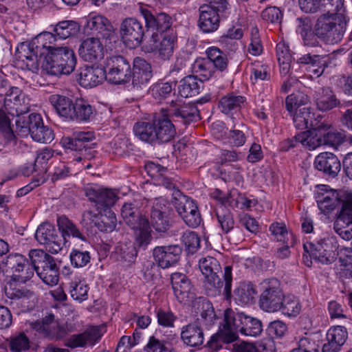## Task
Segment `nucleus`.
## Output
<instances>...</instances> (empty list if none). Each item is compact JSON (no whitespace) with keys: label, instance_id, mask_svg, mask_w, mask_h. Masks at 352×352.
Returning a JSON list of instances; mask_svg holds the SVG:
<instances>
[{"label":"nucleus","instance_id":"f257e3e1","mask_svg":"<svg viewBox=\"0 0 352 352\" xmlns=\"http://www.w3.org/2000/svg\"><path fill=\"white\" fill-rule=\"evenodd\" d=\"M199 267L204 276V287L209 296H224L226 300L232 296V267L226 266L223 275V280L219 277L222 274L219 262L212 256L199 260Z\"/></svg>","mask_w":352,"mask_h":352},{"label":"nucleus","instance_id":"f03ea898","mask_svg":"<svg viewBox=\"0 0 352 352\" xmlns=\"http://www.w3.org/2000/svg\"><path fill=\"white\" fill-rule=\"evenodd\" d=\"M170 116L163 111L155 113L148 121L138 122L133 126V131L140 140L149 144H161L170 142L176 135V129Z\"/></svg>","mask_w":352,"mask_h":352},{"label":"nucleus","instance_id":"7ed1b4c3","mask_svg":"<svg viewBox=\"0 0 352 352\" xmlns=\"http://www.w3.org/2000/svg\"><path fill=\"white\" fill-rule=\"evenodd\" d=\"M349 21L346 13L323 14L317 19L315 30L326 44H337L342 39Z\"/></svg>","mask_w":352,"mask_h":352},{"label":"nucleus","instance_id":"20e7f679","mask_svg":"<svg viewBox=\"0 0 352 352\" xmlns=\"http://www.w3.org/2000/svg\"><path fill=\"white\" fill-rule=\"evenodd\" d=\"M76 64V58L74 51L67 47H58L47 53L42 68L50 75L59 76L72 73Z\"/></svg>","mask_w":352,"mask_h":352},{"label":"nucleus","instance_id":"39448f33","mask_svg":"<svg viewBox=\"0 0 352 352\" xmlns=\"http://www.w3.org/2000/svg\"><path fill=\"white\" fill-rule=\"evenodd\" d=\"M16 126L19 132L29 133L35 142L48 144L54 139L53 130L44 124L43 118L39 113H33L28 116H19Z\"/></svg>","mask_w":352,"mask_h":352},{"label":"nucleus","instance_id":"423d86ee","mask_svg":"<svg viewBox=\"0 0 352 352\" xmlns=\"http://www.w3.org/2000/svg\"><path fill=\"white\" fill-rule=\"evenodd\" d=\"M224 322H227V325L237 337L238 332L246 336L256 337L263 331L260 320L243 313L235 312L231 309L225 311Z\"/></svg>","mask_w":352,"mask_h":352},{"label":"nucleus","instance_id":"0eeeda50","mask_svg":"<svg viewBox=\"0 0 352 352\" xmlns=\"http://www.w3.org/2000/svg\"><path fill=\"white\" fill-rule=\"evenodd\" d=\"M262 292L259 298V307L266 312L278 311L283 292L279 280L275 278L264 280L261 283Z\"/></svg>","mask_w":352,"mask_h":352},{"label":"nucleus","instance_id":"6e6552de","mask_svg":"<svg viewBox=\"0 0 352 352\" xmlns=\"http://www.w3.org/2000/svg\"><path fill=\"white\" fill-rule=\"evenodd\" d=\"M173 196L175 208L184 222L188 227H198L201 222V217L195 201L183 195L179 190H177Z\"/></svg>","mask_w":352,"mask_h":352},{"label":"nucleus","instance_id":"1a4fd4ad","mask_svg":"<svg viewBox=\"0 0 352 352\" xmlns=\"http://www.w3.org/2000/svg\"><path fill=\"white\" fill-rule=\"evenodd\" d=\"M168 204L162 198H155L150 210L149 226H151L160 236L170 235L172 224L167 214Z\"/></svg>","mask_w":352,"mask_h":352},{"label":"nucleus","instance_id":"9d476101","mask_svg":"<svg viewBox=\"0 0 352 352\" xmlns=\"http://www.w3.org/2000/svg\"><path fill=\"white\" fill-rule=\"evenodd\" d=\"M81 223L84 226L94 224L100 232H111L116 227L117 219L111 210H87L82 214Z\"/></svg>","mask_w":352,"mask_h":352},{"label":"nucleus","instance_id":"9b49d317","mask_svg":"<svg viewBox=\"0 0 352 352\" xmlns=\"http://www.w3.org/2000/svg\"><path fill=\"white\" fill-rule=\"evenodd\" d=\"M106 79L114 84H124L131 78V68L129 60L120 55L107 58Z\"/></svg>","mask_w":352,"mask_h":352},{"label":"nucleus","instance_id":"f8f14e48","mask_svg":"<svg viewBox=\"0 0 352 352\" xmlns=\"http://www.w3.org/2000/svg\"><path fill=\"white\" fill-rule=\"evenodd\" d=\"M145 30L142 23L133 17L124 19L120 27V35L123 42L131 47L139 46L143 40Z\"/></svg>","mask_w":352,"mask_h":352},{"label":"nucleus","instance_id":"ddd939ff","mask_svg":"<svg viewBox=\"0 0 352 352\" xmlns=\"http://www.w3.org/2000/svg\"><path fill=\"white\" fill-rule=\"evenodd\" d=\"M36 241L46 246V250L52 254H57L63 247L62 236L51 223L45 222L40 225L35 233Z\"/></svg>","mask_w":352,"mask_h":352},{"label":"nucleus","instance_id":"4468645a","mask_svg":"<svg viewBox=\"0 0 352 352\" xmlns=\"http://www.w3.org/2000/svg\"><path fill=\"white\" fill-rule=\"evenodd\" d=\"M102 336L101 329L98 326L88 327L83 332L70 336L65 341V346L74 349L93 346L99 342Z\"/></svg>","mask_w":352,"mask_h":352},{"label":"nucleus","instance_id":"2eb2a0df","mask_svg":"<svg viewBox=\"0 0 352 352\" xmlns=\"http://www.w3.org/2000/svg\"><path fill=\"white\" fill-rule=\"evenodd\" d=\"M309 129L296 135L292 139L286 140L283 142V149L287 151L295 147L297 143L302 144L310 151L323 145L322 136L319 135L320 126Z\"/></svg>","mask_w":352,"mask_h":352},{"label":"nucleus","instance_id":"dca6fc26","mask_svg":"<svg viewBox=\"0 0 352 352\" xmlns=\"http://www.w3.org/2000/svg\"><path fill=\"white\" fill-rule=\"evenodd\" d=\"M43 52L36 45L32 46V41L28 44L21 43L16 50L15 58L19 67H25L28 70H35L38 68V54L40 58Z\"/></svg>","mask_w":352,"mask_h":352},{"label":"nucleus","instance_id":"f3484780","mask_svg":"<svg viewBox=\"0 0 352 352\" xmlns=\"http://www.w3.org/2000/svg\"><path fill=\"white\" fill-rule=\"evenodd\" d=\"M182 251V248L177 244L157 246L153 250V256L159 267L166 269L179 261Z\"/></svg>","mask_w":352,"mask_h":352},{"label":"nucleus","instance_id":"a211bd4d","mask_svg":"<svg viewBox=\"0 0 352 352\" xmlns=\"http://www.w3.org/2000/svg\"><path fill=\"white\" fill-rule=\"evenodd\" d=\"M170 280L174 294L179 302L186 303L195 298L194 287L186 274L173 273L171 274Z\"/></svg>","mask_w":352,"mask_h":352},{"label":"nucleus","instance_id":"6ab92c4d","mask_svg":"<svg viewBox=\"0 0 352 352\" xmlns=\"http://www.w3.org/2000/svg\"><path fill=\"white\" fill-rule=\"evenodd\" d=\"M342 210H339L336 215L333 229L344 240L352 239V201H346Z\"/></svg>","mask_w":352,"mask_h":352},{"label":"nucleus","instance_id":"aec40b11","mask_svg":"<svg viewBox=\"0 0 352 352\" xmlns=\"http://www.w3.org/2000/svg\"><path fill=\"white\" fill-rule=\"evenodd\" d=\"M95 135L91 131H76L71 137H65L61 140L63 146L72 151H87L94 148Z\"/></svg>","mask_w":352,"mask_h":352},{"label":"nucleus","instance_id":"412c9836","mask_svg":"<svg viewBox=\"0 0 352 352\" xmlns=\"http://www.w3.org/2000/svg\"><path fill=\"white\" fill-rule=\"evenodd\" d=\"M153 77L151 65L144 58L137 56L133 61L131 72L132 85L133 88H142L149 82Z\"/></svg>","mask_w":352,"mask_h":352},{"label":"nucleus","instance_id":"4be33fe9","mask_svg":"<svg viewBox=\"0 0 352 352\" xmlns=\"http://www.w3.org/2000/svg\"><path fill=\"white\" fill-rule=\"evenodd\" d=\"M88 199L95 204L96 210H111L110 208L116 203L118 196L111 189L87 188L85 191Z\"/></svg>","mask_w":352,"mask_h":352},{"label":"nucleus","instance_id":"5701e85b","mask_svg":"<svg viewBox=\"0 0 352 352\" xmlns=\"http://www.w3.org/2000/svg\"><path fill=\"white\" fill-rule=\"evenodd\" d=\"M140 12L145 20L146 28L148 30L151 29L163 33L170 30L172 26L173 19L165 12L153 14L151 10L143 8H141Z\"/></svg>","mask_w":352,"mask_h":352},{"label":"nucleus","instance_id":"b1692460","mask_svg":"<svg viewBox=\"0 0 352 352\" xmlns=\"http://www.w3.org/2000/svg\"><path fill=\"white\" fill-rule=\"evenodd\" d=\"M76 79L82 87H96L106 79V70L98 66H85L80 68Z\"/></svg>","mask_w":352,"mask_h":352},{"label":"nucleus","instance_id":"393cba45","mask_svg":"<svg viewBox=\"0 0 352 352\" xmlns=\"http://www.w3.org/2000/svg\"><path fill=\"white\" fill-rule=\"evenodd\" d=\"M199 18L198 21V26L206 33L213 32L216 31L219 26V12L223 11H217L216 9L206 6L201 5L199 8Z\"/></svg>","mask_w":352,"mask_h":352},{"label":"nucleus","instance_id":"a878e982","mask_svg":"<svg viewBox=\"0 0 352 352\" xmlns=\"http://www.w3.org/2000/svg\"><path fill=\"white\" fill-rule=\"evenodd\" d=\"M314 166L318 170L333 177H336L341 169V164L338 157L329 152L318 155L315 158Z\"/></svg>","mask_w":352,"mask_h":352},{"label":"nucleus","instance_id":"bb28decb","mask_svg":"<svg viewBox=\"0 0 352 352\" xmlns=\"http://www.w3.org/2000/svg\"><path fill=\"white\" fill-rule=\"evenodd\" d=\"M78 53L84 60L93 62L103 57V47L99 38H87L82 41Z\"/></svg>","mask_w":352,"mask_h":352},{"label":"nucleus","instance_id":"cd10ccee","mask_svg":"<svg viewBox=\"0 0 352 352\" xmlns=\"http://www.w3.org/2000/svg\"><path fill=\"white\" fill-rule=\"evenodd\" d=\"M168 113L174 122H180L184 124H188L200 119L197 107L195 104L190 103L173 106V108L169 109Z\"/></svg>","mask_w":352,"mask_h":352},{"label":"nucleus","instance_id":"c85d7f7f","mask_svg":"<svg viewBox=\"0 0 352 352\" xmlns=\"http://www.w3.org/2000/svg\"><path fill=\"white\" fill-rule=\"evenodd\" d=\"M181 340L188 346L199 347L204 343V333L197 322L189 323L182 328Z\"/></svg>","mask_w":352,"mask_h":352},{"label":"nucleus","instance_id":"c756f323","mask_svg":"<svg viewBox=\"0 0 352 352\" xmlns=\"http://www.w3.org/2000/svg\"><path fill=\"white\" fill-rule=\"evenodd\" d=\"M236 339L237 336H234V333L227 325V322H224L219 331L210 337L206 346L209 351L216 352L222 348L223 344L231 343Z\"/></svg>","mask_w":352,"mask_h":352},{"label":"nucleus","instance_id":"7c9ffc66","mask_svg":"<svg viewBox=\"0 0 352 352\" xmlns=\"http://www.w3.org/2000/svg\"><path fill=\"white\" fill-rule=\"evenodd\" d=\"M121 216L124 223L131 229H136L138 227L146 225L148 219L142 214L138 206L133 203H124L122 205Z\"/></svg>","mask_w":352,"mask_h":352},{"label":"nucleus","instance_id":"2f4dec72","mask_svg":"<svg viewBox=\"0 0 352 352\" xmlns=\"http://www.w3.org/2000/svg\"><path fill=\"white\" fill-rule=\"evenodd\" d=\"M314 98L317 108L322 111H329L340 104L336 95L329 87H320L316 90Z\"/></svg>","mask_w":352,"mask_h":352},{"label":"nucleus","instance_id":"473e14b6","mask_svg":"<svg viewBox=\"0 0 352 352\" xmlns=\"http://www.w3.org/2000/svg\"><path fill=\"white\" fill-rule=\"evenodd\" d=\"M322 117L318 116L315 117L314 113L310 112L308 107H303L298 109L293 116L294 124L298 129H306L318 128L322 122Z\"/></svg>","mask_w":352,"mask_h":352},{"label":"nucleus","instance_id":"72a5a7b5","mask_svg":"<svg viewBox=\"0 0 352 352\" xmlns=\"http://www.w3.org/2000/svg\"><path fill=\"white\" fill-rule=\"evenodd\" d=\"M320 135L322 136L323 145L337 148L346 138V135L332 127L330 124L322 122L320 124Z\"/></svg>","mask_w":352,"mask_h":352},{"label":"nucleus","instance_id":"f704fd0d","mask_svg":"<svg viewBox=\"0 0 352 352\" xmlns=\"http://www.w3.org/2000/svg\"><path fill=\"white\" fill-rule=\"evenodd\" d=\"M203 82L195 76H188L182 79L178 86V93L183 98L193 97L200 93Z\"/></svg>","mask_w":352,"mask_h":352},{"label":"nucleus","instance_id":"c9c22d12","mask_svg":"<svg viewBox=\"0 0 352 352\" xmlns=\"http://www.w3.org/2000/svg\"><path fill=\"white\" fill-rule=\"evenodd\" d=\"M49 100L58 115L70 120L74 106V102L72 99L54 94L50 97Z\"/></svg>","mask_w":352,"mask_h":352},{"label":"nucleus","instance_id":"e433bc0d","mask_svg":"<svg viewBox=\"0 0 352 352\" xmlns=\"http://www.w3.org/2000/svg\"><path fill=\"white\" fill-rule=\"evenodd\" d=\"M70 120L78 122H87L94 116V108L88 101L82 98H77L74 101V106Z\"/></svg>","mask_w":352,"mask_h":352},{"label":"nucleus","instance_id":"4c0bfd02","mask_svg":"<svg viewBox=\"0 0 352 352\" xmlns=\"http://www.w3.org/2000/svg\"><path fill=\"white\" fill-rule=\"evenodd\" d=\"M256 294V287L251 283H241L234 291L235 300L244 305L252 304Z\"/></svg>","mask_w":352,"mask_h":352},{"label":"nucleus","instance_id":"58836bf2","mask_svg":"<svg viewBox=\"0 0 352 352\" xmlns=\"http://www.w3.org/2000/svg\"><path fill=\"white\" fill-rule=\"evenodd\" d=\"M176 38L173 36H164L155 45L154 52L162 60H169L173 55Z\"/></svg>","mask_w":352,"mask_h":352},{"label":"nucleus","instance_id":"ea45409f","mask_svg":"<svg viewBox=\"0 0 352 352\" xmlns=\"http://www.w3.org/2000/svg\"><path fill=\"white\" fill-rule=\"evenodd\" d=\"M215 215L222 232L226 234L234 226V219L231 211L223 204H218L215 209Z\"/></svg>","mask_w":352,"mask_h":352},{"label":"nucleus","instance_id":"a19ab883","mask_svg":"<svg viewBox=\"0 0 352 352\" xmlns=\"http://www.w3.org/2000/svg\"><path fill=\"white\" fill-rule=\"evenodd\" d=\"M109 21L102 15H89L87 19L85 28L93 34H102L104 31H111Z\"/></svg>","mask_w":352,"mask_h":352},{"label":"nucleus","instance_id":"79ce46f5","mask_svg":"<svg viewBox=\"0 0 352 352\" xmlns=\"http://www.w3.org/2000/svg\"><path fill=\"white\" fill-rule=\"evenodd\" d=\"M245 101L243 96L229 94L221 98L219 107L222 113L228 114L239 111Z\"/></svg>","mask_w":352,"mask_h":352},{"label":"nucleus","instance_id":"37998d69","mask_svg":"<svg viewBox=\"0 0 352 352\" xmlns=\"http://www.w3.org/2000/svg\"><path fill=\"white\" fill-rule=\"evenodd\" d=\"M80 31L79 24L74 21H62L54 28L56 35L61 39H66L78 34Z\"/></svg>","mask_w":352,"mask_h":352},{"label":"nucleus","instance_id":"c03bdc74","mask_svg":"<svg viewBox=\"0 0 352 352\" xmlns=\"http://www.w3.org/2000/svg\"><path fill=\"white\" fill-rule=\"evenodd\" d=\"M52 155V153L47 148L43 149L41 153H38L34 164L33 171L35 173L39 172V173H43V175L35 179V182L36 183L34 185L35 186H39L46 181L47 178L45 175L46 168L43 165L46 164L47 162Z\"/></svg>","mask_w":352,"mask_h":352},{"label":"nucleus","instance_id":"a18cd8bd","mask_svg":"<svg viewBox=\"0 0 352 352\" xmlns=\"http://www.w3.org/2000/svg\"><path fill=\"white\" fill-rule=\"evenodd\" d=\"M279 311L284 315L289 317L298 316L301 310V305L298 299L292 295L283 296Z\"/></svg>","mask_w":352,"mask_h":352},{"label":"nucleus","instance_id":"49530a36","mask_svg":"<svg viewBox=\"0 0 352 352\" xmlns=\"http://www.w3.org/2000/svg\"><path fill=\"white\" fill-rule=\"evenodd\" d=\"M116 259L120 262H133L136 253L135 247L131 243H118L114 250Z\"/></svg>","mask_w":352,"mask_h":352},{"label":"nucleus","instance_id":"de8ad7c7","mask_svg":"<svg viewBox=\"0 0 352 352\" xmlns=\"http://www.w3.org/2000/svg\"><path fill=\"white\" fill-rule=\"evenodd\" d=\"M308 97L302 92L293 93L289 95L285 100L287 110L290 113H294L299 109H302L308 102Z\"/></svg>","mask_w":352,"mask_h":352},{"label":"nucleus","instance_id":"09e8293b","mask_svg":"<svg viewBox=\"0 0 352 352\" xmlns=\"http://www.w3.org/2000/svg\"><path fill=\"white\" fill-rule=\"evenodd\" d=\"M323 58L324 57L318 54L311 55L310 53H308L299 58L297 63L301 65H309L311 67H317L316 69H314V73L317 76H320L324 69Z\"/></svg>","mask_w":352,"mask_h":352},{"label":"nucleus","instance_id":"8fccbe9b","mask_svg":"<svg viewBox=\"0 0 352 352\" xmlns=\"http://www.w3.org/2000/svg\"><path fill=\"white\" fill-rule=\"evenodd\" d=\"M56 36L49 32H42L32 40V46L34 47V45H36L41 50L45 49L47 52H51L52 49L58 47L54 45L56 41Z\"/></svg>","mask_w":352,"mask_h":352},{"label":"nucleus","instance_id":"3c124183","mask_svg":"<svg viewBox=\"0 0 352 352\" xmlns=\"http://www.w3.org/2000/svg\"><path fill=\"white\" fill-rule=\"evenodd\" d=\"M58 226L59 230L62 231V235L60 236H62L63 241L65 239L66 235H72L74 237L82 240L85 239L77 227L65 217H60L58 219Z\"/></svg>","mask_w":352,"mask_h":352},{"label":"nucleus","instance_id":"603ef678","mask_svg":"<svg viewBox=\"0 0 352 352\" xmlns=\"http://www.w3.org/2000/svg\"><path fill=\"white\" fill-rule=\"evenodd\" d=\"M133 230H135L136 245L140 248L145 250L153 239L148 219L146 220V225L141 226Z\"/></svg>","mask_w":352,"mask_h":352},{"label":"nucleus","instance_id":"864d4df0","mask_svg":"<svg viewBox=\"0 0 352 352\" xmlns=\"http://www.w3.org/2000/svg\"><path fill=\"white\" fill-rule=\"evenodd\" d=\"M233 352H275V347L272 341L261 343L258 348L249 343H242L235 345Z\"/></svg>","mask_w":352,"mask_h":352},{"label":"nucleus","instance_id":"5fc2aeb1","mask_svg":"<svg viewBox=\"0 0 352 352\" xmlns=\"http://www.w3.org/2000/svg\"><path fill=\"white\" fill-rule=\"evenodd\" d=\"M0 131L3 133L7 141L10 142L14 139V135L11 127V119L6 109L0 107Z\"/></svg>","mask_w":352,"mask_h":352},{"label":"nucleus","instance_id":"6e6d98bb","mask_svg":"<svg viewBox=\"0 0 352 352\" xmlns=\"http://www.w3.org/2000/svg\"><path fill=\"white\" fill-rule=\"evenodd\" d=\"M40 278L47 285H56L58 282L59 268L57 264H51L46 269L37 272Z\"/></svg>","mask_w":352,"mask_h":352},{"label":"nucleus","instance_id":"4d7b16f0","mask_svg":"<svg viewBox=\"0 0 352 352\" xmlns=\"http://www.w3.org/2000/svg\"><path fill=\"white\" fill-rule=\"evenodd\" d=\"M331 246H332V248H335V249L338 248L336 239L334 237H328L322 239L316 243H309L303 245L305 251L309 254L318 252L326 248H330Z\"/></svg>","mask_w":352,"mask_h":352},{"label":"nucleus","instance_id":"13d9d810","mask_svg":"<svg viewBox=\"0 0 352 352\" xmlns=\"http://www.w3.org/2000/svg\"><path fill=\"white\" fill-rule=\"evenodd\" d=\"M9 346L12 352L25 351L30 348V340L24 333H20L10 338Z\"/></svg>","mask_w":352,"mask_h":352},{"label":"nucleus","instance_id":"bf43d9fd","mask_svg":"<svg viewBox=\"0 0 352 352\" xmlns=\"http://www.w3.org/2000/svg\"><path fill=\"white\" fill-rule=\"evenodd\" d=\"M146 352H174V349L164 340H160L151 336L144 346Z\"/></svg>","mask_w":352,"mask_h":352},{"label":"nucleus","instance_id":"052dcab7","mask_svg":"<svg viewBox=\"0 0 352 352\" xmlns=\"http://www.w3.org/2000/svg\"><path fill=\"white\" fill-rule=\"evenodd\" d=\"M69 292L74 300L81 302L87 298L88 287L80 281H72L69 285Z\"/></svg>","mask_w":352,"mask_h":352},{"label":"nucleus","instance_id":"680f3d73","mask_svg":"<svg viewBox=\"0 0 352 352\" xmlns=\"http://www.w3.org/2000/svg\"><path fill=\"white\" fill-rule=\"evenodd\" d=\"M182 241L186 250L190 253L195 252L200 245V239L198 234L190 230L184 232L182 236Z\"/></svg>","mask_w":352,"mask_h":352},{"label":"nucleus","instance_id":"e2e57ef3","mask_svg":"<svg viewBox=\"0 0 352 352\" xmlns=\"http://www.w3.org/2000/svg\"><path fill=\"white\" fill-rule=\"evenodd\" d=\"M348 338L346 329L342 326H337L330 328L327 333V339L337 343L342 346Z\"/></svg>","mask_w":352,"mask_h":352},{"label":"nucleus","instance_id":"0e129e2a","mask_svg":"<svg viewBox=\"0 0 352 352\" xmlns=\"http://www.w3.org/2000/svg\"><path fill=\"white\" fill-rule=\"evenodd\" d=\"M76 325L72 322H59L55 324V333L52 335V340H60L64 339L69 333L74 332Z\"/></svg>","mask_w":352,"mask_h":352},{"label":"nucleus","instance_id":"69168bd1","mask_svg":"<svg viewBox=\"0 0 352 352\" xmlns=\"http://www.w3.org/2000/svg\"><path fill=\"white\" fill-rule=\"evenodd\" d=\"M211 67V62L207 58H197L192 65V69L206 79H209L213 74Z\"/></svg>","mask_w":352,"mask_h":352},{"label":"nucleus","instance_id":"338daca9","mask_svg":"<svg viewBox=\"0 0 352 352\" xmlns=\"http://www.w3.org/2000/svg\"><path fill=\"white\" fill-rule=\"evenodd\" d=\"M69 258L72 265L77 268L87 265L91 259L89 252L79 250H73L70 253Z\"/></svg>","mask_w":352,"mask_h":352},{"label":"nucleus","instance_id":"774afa93","mask_svg":"<svg viewBox=\"0 0 352 352\" xmlns=\"http://www.w3.org/2000/svg\"><path fill=\"white\" fill-rule=\"evenodd\" d=\"M12 299L14 301H12V303L22 305L23 309H29L31 306L28 305L30 302L29 300L34 298V294L26 289H17L12 294Z\"/></svg>","mask_w":352,"mask_h":352}]
</instances>
